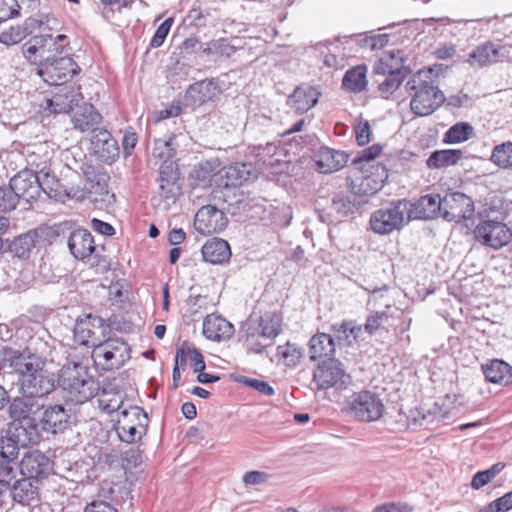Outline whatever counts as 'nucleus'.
<instances>
[{"label": "nucleus", "instance_id": "obj_51", "mask_svg": "<svg viewBox=\"0 0 512 512\" xmlns=\"http://www.w3.org/2000/svg\"><path fill=\"white\" fill-rule=\"evenodd\" d=\"M98 404L99 408L107 414L121 411L123 407V395L120 391L115 393L103 391L101 397L98 399Z\"/></svg>", "mask_w": 512, "mask_h": 512}, {"label": "nucleus", "instance_id": "obj_53", "mask_svg": "<svg viewBox=\"0 0 512 512\" xmlns=\"http://www.w3.org/2000/svg\"><path fill=\"white\" fill-rule=\"evenodd\" d=\"M217 175L218 172H214V167L210 162L200 163L193 170V176L203 184H215L214 179Z\"/></svg>", "mask_w": 512, "mask_h": 512}, {"label": "nucleus", "instance_id": "obj_23", "mask_svg": "<svg viewBox=\"0 0 512 512\" xmlns=\"http://www.w3.org/2000/svg\"><path fill=\"white\" fill-rule=\"evenodd\" d=\"M220 93L221 90L217 79H204L188 86L185 92V100L189 105L199 107L209 101H213Z\"/></svg>", "mask_w": 512, "mask_h": 512}, {"label": "nucleus", "instance_id": "obj_26", "mask_svg": "<svg viewBox=\"0 0 512 512\" xmlns=\"http://www.w3.org/2000/svg\"><path fill=\"white\" fill-rule=\"evenodd\" d=\"M67 244L73 257L83 262L91 258L97 249L93 235L84 228L73 230Z\"/></svg>", "mask_w": 512, "mask_h": 512}, {"label": "nucleus", "instance_id": "obj_15", "mask_svg": "<svg viewBox=\"0 0 512 512\" xmlns=\"http://www.w3.org/2000/svg\"><path fill=\"white\" fill-rule=\"evenodd\" d=\"M54 462L40 450H32L24 453L19 463L21 476L28 477L39 483L53 473Z\"/></svg>", "mask_w": 512, "mask_h": 512}, {"label": "nucleus", "instance_id": "obj_27", "mask_svg": "<svg viewBox=\"0 0 512 512\" xmlns=\"http://www.w3.org/2000/svg\"><path fill=\"white\" fill-rule=\"evenodd\" d=\"M442 198L439 194H426L410 204L408 217L410 219L429 220L442 217Z\"/></svg>", "mask_w": 512, "mask_h": 512}, {"label": "nucleus", "instance_id": "obj_49", "mask_svg": "<svg viewBox=\"0 0 512 512\" xmlns=\"http://www.w3.org/2000/svg\"><path fill=\"white\" fill-rule=\"evenodd\" d=\"M491 160L501 168L512 169V142L495 146L491 154Z\"/></svg>", "mask_w": 512, "mask_h": 512}, {"label": "nucleus", "instance_id": "obj_24", "mask_svg": "<svg viewBox=\"0 0 512 512\" xmlns=\"http://www.w3.org/2000/svg\"><path fill=\"white\" fill-rule=\"evenodd\" d=\"M349 154L327 146H321L314 154L317 171L323 174L341 170L347 164Z\"/></svg>", "mask_w": 512, "mask_h": 512}, {"label": "nucleus", "instance_id": "obj_62", "mask_svg": "<svg viewBox=\"0 0 512 512\" xmlns=\"http://www.w3.org/2000/svg\"><path fill=\"white\" fill-rule=\"evenodd\" d=\"M88 260L91 261L90 267L94 269L97 274H104L110 270L109 258L99 254L97 251Z\"/></svg>", "mask_w": 512, "mask_h": 512}, {"label": "nucleus", "instance_id": "obj_13", "mask_svg": "<svg viewBox=\"0 0 512 512\" xmlns=\"http://www.w3.org/2000/svg\"><path fill=\"white\" fill-rule=\"evenodd\" d=\"M476 241L484 246L498 250L512 239V231L510 228L499 221L484 220L480 222L473 231Z\"/></svg>", "mask_w": 512, "mask_h": 512}, {"label": "nucleus", "instance_id": "obj_3", "mask_svg": "<svg viewBox=\"0 0 512 512\" xmlns=\"http://www.w3.org/2000/svg\"><path fill=\"white\" fill-rule=\"evenodd\" d=\"M381 151L380 144H373L358 152L352 159V165L362 174L361 178H357L359 183L354 188L358 193L374 195L382 189L387 180L388 169L382 163L375 161Z\"/></svg>", "mask_w": 512, "mask_h": 512}, {"label": "nucleus", "instance_id": "obj_25", "mask_svg": "<svg viewBox=\"0 0 512 512\" xmlns=\"http://www.w3.org/2000/svg\"><path fill=\"white\" fill-rule=\"evenodd\" d=\"M40 484L35 480L22 476V478L14 479L10 482L7 493H9L14 502L24 506L31 505L39 501Z\"/></svg>", "mask_w": 512, "mask_h": 512}, {"label": "nucleus", "instance_id": "obj_40", "mask_svg": "<svg viewBox=\"0 0 512 512\" xmlns=\"http://www.w3.org/2000/svg\"><path fill=\"white\" fill-rule=\"evenodd\" d=\"M39 185L41 186V195L44 193L49 198L61 199L65 192V186L50 170L43 168L39 172Z\"/></svg>", "mask_w": 512, "mask_h": 512}, {"label": "nucleus", "instance_id": "obj_5", "mask_svg": "<svg viewBox=\"0 0 512 512\" xmlns=\"http://www.w3.org/2000/svg\"><path fill=\"white\" fill-rule=\"evenodd\" d=\"M412 95L411 111L418 116H428L445 102L443 92L431 81L430 71H419L405 85Z\"/></svg>", "mask_w": 512, "mask_h": 512}, {"label": "nucleus", "instance_id": "obj_21", "mask_svg": "<svg viewBox=\"0 0 512 512\" xmlns=\"http://www.w3.org/2000/svg\"><path fill=\"white\" fill-rule=\"evenodd\" d=\"M105 319L100 316L88 314L76 321L73 329V338L76 343L83 346L96 347L101 340L96 335L97 329L104 330Z\"/></svg>", "mask_w": 512, "mask_h": 512}, {"label": "nucleus", "instance_id": "obj_61", "mask_svg": "<svg viewBox=\"0 0 512 512\" xmlns=\"http://www.w3.org/2000/svg\"><path fill=\"white\" fill-rule=\"evenodd\" d=\"M399 63L393 64L390 59L384 55L374 65L373 71L377 75L387 76L391 75L392 72L398 67H407L406 65H398Z\"/></svg>", "mask_w": 512, "mask_h": 512}, {"label": "nucleus", "instance_id": "obj_34", "mask_svg": "<svg viewBox=\"0 0 512 512\" xmlns=\"http://www.w3.org/2000/svg\"><path fill=\"white\" fill-rule=\"evenodd\" d=\"M336 342L329 333H317L309 340V353L311 360L325 357L335 358Z\"/></svg>", "mask_w": 512, "mask_h": 512}, {"label": "nucleus", "instance_id": "obj_16", "mask_svg": "<svg viewBox=\"0 0 512 512\" xmlns=\"http://www.w3.org/2000/svg\"><path fill=\"white\" fill-rule=\"evenodd\" d=\"M402 203V201H398L392 203L389 207L373 212L370 217L372 231L379 235H387L395 230H400L404 222Z\"/></svg>", "mask_w": 512, "mask_h": 512}, {"label": "nucleus", "instance_id": "obj_46", "mask_svg": "<svg viewBox=\"0 0 512 512\" xmlns=\"http://www.w3.org/2000/svg\"><path fill=\"white\" fill-rule=\"evenodd\" d=\"M473 133L474 128L470 123L458 122L446 131L443 141L447 144L461 143L470 139Z\"/></svg>", "mask_w": 512, "mask_h": 512}, {"label": "nucleus", "instance_id": "obj_60", "mask_svg": "<svg viewBox=\"0 0 512 512\" xmlns=\"http://www.w3.org/2000/svg\"><path fill=\"white\" fill-rule=\"evenodd\" d=\"M41 36L42 47L44 48L45 55L60 56L63 53L66 44L58 43L57 39H54V37L50 34Z\"/></svg>", "mask_w": 512, "mask_h": 512}, {"label": "nucleus", "instance_id": "obj_14", "mask_svg": "<svg viewBox=\"0 0 512 512\" xmlns=\"http://www.w3.org/2000/svg\"><path fill=\"white\" fill-rule=\"evenodd\" d=\"M442 218L460 223L470 219L475 211L474 201L462 192L447 193L442 198Z\"/></svg>", "mask_w": 512, "mask_h": 512}, {"label": "nucleus", "instance_id": "obj_11", "mask_svg": "<svg viewBox=\"0 0 512 512\" xmlns=\"http://www.w3.org/2000/svg\"><path fill=\"white\" fill-rule=\"evenodd\" d=\"M506 60H512L511 44L486 41L469 53L467 62L473 67H484Z\"/></svg>", "mask_w": 512, "mask_h": 512}, {"label": "nucleus", "instance_id": "obj_57", "mask_svg": "<svg viewBox=\"0 0 512 512\" xmlns=\"http://www.w3.org/2000/svg\"><path fill=\"white\" fill-rule=\"evenodd\" d=\"M238 381L241 384L251 387V388L257 390L258 392H260L264 395H267V396H271L275 392L274 388L268 382L263 381V380H259L256 378H250V377H246V376H241Z\"/></svg>", "mask_w": 512, "mask_h": 512}, {"label": "nucleus", "instance_id": "obj_38", "mask_svg": "<svg viewBox=\"0 0 512 512\" xmlns=\"http://www.w3.org/2000/svg\"><path fill=\"white\" fill-rule=\"evenodd\" d=\"M201 53L214 59L230 58L235 52L236 48L229 42L227 38L213 39L209 42L203 43L200 46Z\"/></svg>", "mask_w": 512, "mask_h": 512}, {"label": "nucleus", "instance_id": "obj_32", "mask_svg": "<svg viewBox=\"0 0 512 512\" xmlns=\"http://www.w3.org/2000/svg\"><path fill=\"white\" fill-rule=\"evenodd\" d=\"M102 115L91 103L79 105L73 112L71 122L74 129L81 132H93L102 122Z\"/></svg>", "mask_w": 512, "mask_h": 512}, {"label": "nucleus", "instance_id": "obj_42", "mask_svg": "<svg viewBox=\"0 0 512 512\" xmlns=\"http://www.w3.org/2000/svg\"><path fill=\"white\" fill-rule=\"evenodd\" d=\"M123 422L129 423L128 426H136L138 428L148 427L149 418L148 414L142 407L130 405L128 408H123L119 412V417L115 425L122 426Z\"/></svg>", "mask_w": 512, "mask_h": 512}, {"label": "nucleus", "instance_id": "obj_22", "mask_svg": "<svg viewBox=\"0 0 512 512\" xmlns=\"http://www.w3.org/2000/svg\"><path fill=\"white\" fill-rule=\"evenodd\" d=\"M92 153L104 163H112L119 156L117 141L104 128H97L90 139Z\"/></svg>", "mask_w": 512, "mask_h": 512}, {"label": "nucleus", "instance_id": "obj_43", "mask_svg": "<svg viewBox=\"0 0 512 512\" xmlns=\"http://www.w3.org/2000/svg\"><path fill=\"white\" fill-rule=\"evenodd\" d=\"M37 233L36 231H29L27 233L17 236L9 244V251L18 258L24 259L30 255V252L35 247Z\"/></svg>", "mask_w": 512, "mask_h": 512}, {"label": "nucleus", "instance_id": "obj_2", "mask_svg": "<svg viewBox=\"0 0 512 512\" xmlns=\"http://www.w3.org/2000/svg\"><path fill=\"white\" fill-rule=\"evenodd\" d=\"M19 393L21 396L13 398L9 404V415L11 418L23 417L24 413L41 411L42 398L55 390V378L52 373L44 369V365L37 368V372L24 375L18 379Z\"/></svg>", "mask_w": 512, "mask_h": 512}, {"label": "nucleus", "instance_id": "obj_19", "mask_svg": "<svg viewBox=\"0 0 512 512\" xmlns=\"http://www.w3.org/2000/svg\"><path fill=\"white\" fill-rule=\"evenodd\" d=\"M228 223L225 213L213 205L202 206L194 217V228L203 235L222 231Z\"/></svg>", "mask_w": 512, "mask_h": 512}, {"label": "nucleus", "instance_id": "obj_7", "mask_svg": "<svg viewBox=\"0 0 512 512\" xmlns=\"http://www.w3.org/2000/svg\"><path fill=\"white\" fill-rule=\"evenodd\" d=\"M92 358L104 371L119 369L131 358V348L120 338H109L96 345Z\"/></svg>", "mask_w": 512, "mask_h": 512}, {"label": "nucleus", "instance_id": "obj_33", "mask_svg": "<svg viewBox=\"0 0 512 512\" xmlns=\"http://www.w3.org/2000/svg\"><path fill=\"white\" fill-rule=\"evenodd\" d=\"M204 261L211 264H223L229 261L231 249L228 242L221 238H212L206 241L201 249Z\"/></svg>", "mask_w": 512, "mask_h": 512}, {"label": "nucleus", "instance_id": "obj_1", "mask_svg": "<svg viewBox=\"0 0 512 512\" xmlns=\"http://www.w3.org/2000/svg\"><path fill=\"white\" fill-rule=\"evenodd\" d=\"M24 414L23 417L12 418L17 422V437L24 445L38 444L44 434L63 433L72 424L71 410L59 403H43L41 411Z\"/></svg>", "mask_w": 512, "mask_h": 512}, {"label": "nucleus", "instance_id": "obj_36", "mask_svg": "<svg viewBox=\"0 0 512 512\" xmlns=\"http://www.w3.org/2000/svg\"><path fill=\"white\" fill-rule=\"evenodd\" d=\"M366 73L365 65H357L348 69L342 79V87L353 93L364 91L367 86Z\"/></svg>", "mask_w": 512, "mask_h": 512}, {"label": "nucleus", "instance_id": "obj_58", "mask_svg": "<svg viewBox=\"0 0 512 512\" xmlns=\"http://www.w3.org/2000/svg\"><path fill=\"white\" fill-rule=\"evenodd\" d=\"M172 24H173V19L167 18L158 26L153 37L150 40V47L158 48L164 43V41L171 29Z\"/></svg>", "mask_w": 512, "mask_h": 512}, {"label": "nucleus", "instance_id": "obj_59", "mask_svg": "<svg viewBox=\"0 0 512 512\" xmlns=\"http://www.w3.org/2000/svg\"><path fill=\"white\" fill-rule=\"evenodd\" d=\"M239 333L241 339H244L245 341H252L257 337H260L259 319L257 321L252 319L245 321L241 326Z\"/></svg>", "mask_w": 512, "mask_h": 512}, {"label": "nucleus", "instance_id": "obj_10", "mask_svg": "<svg viewBox=\"0 0 512 512\" xmlns=\"http://www.w3.org/2000/svg\"><path fill=\"white\" fill-rule=\"evenodd\" d=\"M350 414L362 422H374L384 413V404L378 394L368 390L353 393L348 402Z\"/></svg>", "mask_w": 512, "mask_h": 512}, {"label": "nucleus", "instance_id": "obj_4", "mask_svg": "<svg viewBox=\"0 0 512 512\" xmlns=\"http://www.w3.org/2000/svg\"><path fill=\"white\" fill-rule=\"evenodd\" d=\"M58 383L75 404H83L95 397L100 385L82 363H73L60 370Z\"/></svg>", "mask_w": 512, "mask_h": 512}, {"label": "nucleus", "instance_id": "obj_18", "mask_svg": "<svg viewBox=\"0 0 512 512\" xmlns=\"http://www.w3.org/2000/svg\"><path fill=\"white\" fill-rule=\"evenodd\" d=\"M39 174L24 169L18 172L9 182L11 189L15 192L18 200L23 199L28 203L37 201L41 197V186L39 185Z\"/></svg>", "mask_w": 512, "mask_h": 512}, {"label": "nucleus", "instance_id": "obj_30", "mask_svg": "<svg viewBox=\"0 0 512 512\" xmlns=\"http://www.w3.org/2000/svg\"><path fill=\"white\" fill-rule=\"evenodd\" d=\"M203 335L211 341H224L234 335V326L220 315L210 314L203 320Z\"/></svg>", "mask_w": 512, "mask_h": 512}, {"label": "nucleus", "instance_id": "obj_39", "mask_svg": "<svg viewBox=\"0 0 512 512\" xmlns=\"http://www.w3.org/2000/svg\"><path fill=\"white\" fill-rule=\"evenodd\" d=\"M35 20L27 19L22 25L11 26L9 29L0 32V43L12 46L20 43L32 33Z\"/></svg>", "mask_w": 512, "mask_h": 512}, {"label": "nucleus", "instance_id": "obj_20", "mask_svg": "<svg viewBox=\"0 0 512 512\" xmlns=\"http://www.w3.org/2000/svg\"><path fill=\"white\" fill-rule=\"evenodd\" d=\"M359 180L356 179L351 183V191L350 192H338L335 193L331 198V206L330 209L339 217H346L350 214H354L359 211V209L367 203L364 197H368L369 195L360 194L355 191V186H357Z\"/></svg>", "mask_w": 512, "mask_h": 512}, {"label": "nucleus", "instance_id": "obj_6", "mask_svg": "<svg viewBox=\"0 0 512 512\" xmlns=\"http://www.w3.org/2000/svg\"><path fill=\"white\" fill-rule=\"evenodd\" d=\"M80 71L79 65L68 56L48 55L37 67V74L50 86L67 84Z\"/></svg>", "mask_w": 512, "mask_h": 512}, {"label": "nucleus", "instance_id": "obj_47", "mask_svg": "<svg viewBox=\"0 0 512 512\" xmlns=\"http://www.w3.org/2000/svg\"><path fill=\"white\" fill-rule=\"evenodd\" d=\"M23 55L31 63L37 64V66L40 63V60H44V58L48 56L44 54L41 35L32 37L28 42L24 44Z\"/></svg>", "mask_w": 512, "mask_h": 512}, {"label": "nucleus", "instance_id": "obj_55", "mask_svg": "<svg viewBox=\"0 0 512 512\" xmlns=\"http://www.w3.org/2000/svg\"><path fill=\"white\" fill-rule=\"evenodd\" d=\"M18 201L10 185L8 187H0V213H6L15 209Z\"/></svg>", "mask_w": 512, "mask_h": 512}, {"label": "nucleus", "instance_id": "obj_56", "mask_svg": "<svg viewBox=\"0 0 512 512\" xmlns=\"http://www.w3.org/2000/svg\"><path fill=\"white\" fill-rule=\"evenodd\" d=\"M19 446L26 447L27 445L19 441L17 437V426L11 436L0 438V448L15 458L19 455Z\"/></svg>", "mask_w": 512, "mask_h": 512}, {"label": "nucleus", "instance_id": "obj_41", "mask_svg": "<svg viewBox=\"0 0 512 512\" xmlns=\"http://www.w3.org/2000/svg\"><path fill=\"white\" fill-rule=\"evenodd\" d=\"M410 73L409 67H398L391 75L384 76L383 81L378 84V91L382 97L388 98L393 94Z\"/></svg>", "mask_w": 512, "mask_h": 512}, {"label": "nucleus", "instance_id": "obj_31", "mask_svg": "<svg viewBox=\"0 0 512 512\" xmlns=\"http://www.w3.org/2000/svg\"><path fill=\"white\" fill-rule=\"evenodd\" d=\"M179 172L172 162L162 163L159 168V194L164 199H175L180 194Z\"/></svg>", "mask_w": 512, "mask_h": 512}, {"label": "nucleus", "instance_id": "obj_28", "mask_svg": "<svg viewBox=\"0 0 512 512\" xmlns=\"http://www.w3.org/2000/svg\"><path fill=\"white\" fill-rule=\"evenodd\" d=\"M321 92L311 85H300L287 98V105L298 114H304L318 103Z\"/></svg>", "mask_w": 512, "mask_h": 512}, {"label": "nucleus", "instance_id": "obj_44", "mask_svg": "<svg viewBox=\"0 0 512 512\" xmlns=\"http://www.w3.org/2000/svg\"><path fill=\"white\" fill-rule=\"evenodd\" d=\"M395 313H397V317L403 314L400 309L390 305H386L385 311H375L371 313L366 319L364 325L365 331L368 334L373 335L377 330L383 327L389 318L394 317Z\"/></svg>", "mask_w": 512, "mask_h": 512}, {"label": "nucleus", "instance_id": "obj_37", "mask_svg": "<svg viewBox=\"0 0 512 512\" xmlns=\"http://www.w3.org/2000/svg\"><path fill=\"white\" fill-rule=\"evenodd\" d=\"M283 317L279 312H266L259 317L260 337L273 341L282 331Z\"/></svg>", "mask_w": 512, "mask_h": 512}, {"label": "nucleus", "instance_id": "obj_54", "mask_svg": "<svg viewBox=\"0 0 512 512\" xmlns=\"http://www.w3.org/2000/svg\"><path fill=\"white\" fill-rule=\"evenodd\" d=\"M107 328L121 333H129L133 330L134 324L132 321L126 320L121 315L113 314L108 318L107 323L105 322L104 331Z\"/></svg>", "mask_w": 512, "mask_h": 512}, {"label": "nucleus", "instance_id": "obj_63", "mask_svg": "<svg viewBox=\"0 0 512 512\" xmlns=\"http://www.w3.org/2000/svg\"><path fill=\"white\" fill-rule=\"evenodd\" d=\"M15 479L14 465L10 461H0V482L3 487L9 489V484Z\"/></svg>", "mask_w": 512, "mask_h": 512}, {"label": "nucleus", "instance_id": "obj_35", "mask_svg": "<svg viewBox=\"0 0 512 512\" xmlns=\"http://www.w3.org/2000/svg\"><path fill=\"white\" fill-rule=\"evenodd\" d=\"M463 157L460 149H443L433 151L426 161L429 169H441L453 166Z\"/></svg>", "mask_w": 512, "mask_h": 512}, {"label": "nucleus", "instance_id": "obj_17", "mask_svg": "<svg viewBox=\"0 0 512 512\" xmlns=\"http://www.w3.org/2000/svg\"><path fill=\"white\" fill-rule=\"evenodd\" d=\"M256 178L257 169L251 162H235L220 169L214 183L217 187L230 188Z\"/></svg>", "mask_w": 512, "mask_h": 512}, {"label": "nucleus", "instance_id": "obj_8", "mask_svg": "<svg viewBox=\"0 0 512 512\" xmlns=\"http://www.w3.org/2000/svg\"><path fill=\"white\" fill-rule=\"evenodd\" d=\"M0 363L3 371L9 370L17 373L18 379L24 378V375H29V373L37 372L40 365H45V361L28 348L19 350L9 346L0 348Z\"/></svg>", "mask_w": 512, "mask_h": 512}, {"label": "nucleus", "instance_id": "obj_64", "mask_svg": "<svg viewBox=\"0 0 512 512\" xmlns=\"http://www.w3.org/2000/svg\"><path fill=\"white\" fill-rule=\"evenodd\" d=\"M187 353L189 355V359L191 361L192 369L195 373L201 372L205 370V361L201 352L196 348H191L187 346Z\"/></svg>", "mask_w": 512, "mask_h": 512}, {"label": "nucleus", "instance_id": "obj_9", "mask_svg": "<svg viewBox=\"0 0 512 512\" xmlns=\"http://www.w3.org/2000/svg\"><path fill=\"white\" fill-rule=\"evenodd\" d=\"M83 101L81 87L76 84H62L56 86V91L51 98H47L41 104V113L43 116L69 113L74 107H78Z\"/></svg>", "mask_w": 512, "mask_h": 512}, {"label": "nucleus", "instance_id": "obj_48", "mask_svg": "<svg viewBox=\"0 0 512 512\" xmlns=\"http://www.w3.org/2000/svg\"><path fill=\"white\" fill-rule=\"evenodd\" d=\"M504 468V463L497 462L486 470L478 471L472 477L471 487L475 490L481 489L490 483Z\"/></svg>", "mask_w": 512, "mask_h": 512}, {"label": "nucleus", "instance_id": "obj_45", "mask_svg": "<svg viewBox=\"0 0 512 512\" xmlns=\"http://www.w3.org/2000/svg\"><path fill=\"white\" fill-rule=\"evenodd\" d=\"M176 137L170 135L167 138L156 139L153 147V156L162 160V163H170L176 153Z\"/></svg>", "mask_w": 512, "mask_h": 512}, {"label": "nucleus", "instance_id": "obj_12", "mask_svg": "<svg viewBox=\"0 0 512 512\" xmlns=\"http://www.w3.org/2000/svg\"><path fill=\"white\" fill-rule=\"evenodd\" d=\"M348 380L343 364L335 358L320 361L313 372V382L319 390L346 387Z\"/></svg>", "mask_w": 512, "mask_h": 512}, {"label": "nucleus", "instance_id": "obj_50", "mask_svg": "<svg viewBox=\"0 0 512 512\" xmlns=\"http://www.w3.org/2000/svg\"><path fill=\"white\" fill-rule=\"evenodd\" d=\"M128 424L127 422H123L122 426L115 425L116 433L122 442L129 444L135 443L146 435L148 427L137 428L136 426H128Z\"/></svg>", "mask_w": 512, "mask_h": 512}, {"label": "nucleus", "instance_id": "obj_29", "mask_svg": "<svg viewBox=\"0 0 512 512\" xmlns=\"http://www.w3.org/2000/svg\"><path fill=\"white\" fill-rule=\"evenodd\" d=\"M485 380L492 384L508 386L512 383V366L502 359L494 358L481 364Z\"/></svg>", "mask_w": 512, "mask_h": 512}, {"label": "nucleus", "instance_id": "obj_52", "mask_svg": "<svg viewBox=\"0 0 512 512\" xmlns=\"http://www.w3.org/2000/svg\"><path fill=\"white\" fill-rule=\"evenodd\" d=\"M20 10L17 0H0V23L19 17Z\"/></svg>", "mask_w": 512, "mask_h": 512}]
</instances>
